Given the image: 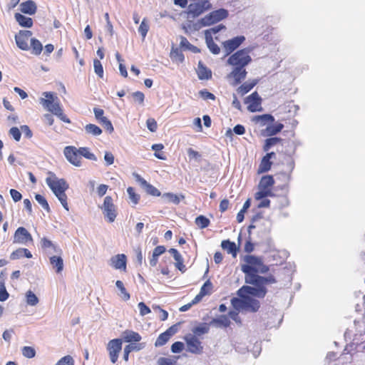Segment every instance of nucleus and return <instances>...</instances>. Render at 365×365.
<instances>
[{
	"label": "nucleus",
	"instance_id": "f257e3e1",
	"mask_svg": "<svg viewBox=\"0 0 365 365\" xmlns=\"http://www.w3.org/2000/svg\"><path fill=\"white\" fill-rule=\"evenodd\" d=\"M252 49L245 48L240 49L231 54L228 58L227 63L232 66V71L227 74V79H230V85L237 86L245 79L247 72L245 67L251 63L252 58L250 55Z\"/></svg>",
	"mask_w": 365,
	"mask_h": 365
},
{
	"label": "nucleus",
	"instance_id": "f03ea898",
	"mask_svg": "<svg viewBox=\"0 0 365 365\" xmlns=\"http://www.w3.org/2000/svg\"><path fill=\"white\" fill-rule=\"evenodd\" d=\"M243 262L241 269L245 274L247 284L255 282L254 279L258 276L257 273L265 274L269 271V267L264 264L261 257L247 255L244 257Z\"/></svg>",
	"mask_w": 365,
	"mask_h": 365
},
{
	"label": "nucleus",
	"instance_id": "7ed1b4c3",
	"mask_svg": "<svg viewBox=\"0 0 365 365\" xmlns=\"http://www.w3.org/2000/svg\"><path fill=\"white\" fill-rule=\"evenodd\" d=\"M48 176L46 179V184L57 197L63 207L68 211V198L65 192L68 189V184L64 179H58L56 174L52 172H48Z\"/></svg>",
	"mask_w": 365,
	"mask_h": 365
},
{
	"label": "nucleus",
	"instance_id": "20e7f679",
	"mask_svg": "<svg viewBox=\"0 0 365 365\" xmlns=\"http://www.w3.org/2000/svg\"><path fill=\"white\" fill-rule=\"evenodd\" d=\"M43 96H45V98H41L40 103L43 108L56 115L63 122L70 123L71 120L64 114L58 97L51 92H44Z\"/></svg>",
	"mask_w": 365,
	"mask_h": 365
},
{
	"label": "nucleus",
	"instance_id": "39448f33",
	"mask_svg": "<svg viewBox=\"0 0 365 365\" xmlns=\"http://www.w3.org/2000/svg\"><path fill=\"white\" fill-rule=\"evenodd\" d=\"M274 183L275 180L272 175H266L262 176L258 184V190L255 193V199L259 200L264 197L275 196L272 190Z\"/></svg>",
	"mask_w": 365,
	"mask_h": 365
},
{
	"label": "nucleus",
	"instance_id": "423d86ee",
	"mask_svg": "<svg viewBox=\"0 0 365 365\" xmlns=\"http://www.w3.org/2000/svg\"><path fill=\"white\" fill-rule=\"evenodd\" d=\"M103 214L106 220L109 222L115 221L118 210L116 205L113 203V200L111 196H106L104 198L103 203L101 207Z\"/></svg>",
	"mask_w": 365,
	"mask_h": 365
},
{
	"label": "nucleus",
	"instance_id": "0eeeda50",
	"mask_svg": "<svg viewBox=\"0 0 365 365\" xmlns=\"http://www.w3.org/2000/svg\"><path fill=\"white\" fill-rule=\"evenodd\" d=\"M228 16V11L225 9L215 10L200 19V24L203 26L216 24Z\"/></svg>",
	"mask_w": 365,
	"mask_h": 365
},
{
	"label": "nucleus",
	"instance_id": "6e6552de",
	"mask_svg": "<svg viewBox=\"0 0 365 365\" xmlns=\"http://www.w3.org/2000/svg\"><path fill=\"white\" fill-rule=\"evenodd\" d=\"M211 8L212 4L209 0H202L190 4L187 6V14L189 17L196 18Z\"/></svg>",
	"mask_w": 365,
	"mask_h": 365
},
{
	"label": "nucleus",
	"instance_id": "1a4fd4ad",
	"mask_svg": "<svg viewBox=\"0 0 365 365\" xmlns=\"http://www.w3.org/2000/svg\"><path fill=\"white\" fill-rule=\"evenodd\" d=\"M187 351L194 354H201L203 352L204 346L200 338L196 335L188 334L185 336Z\"/></svg>",
	"mask_w": 365,
	"mask_h": 365
},
{
	"label": "nucleus",
	"instance_id": "9d476101",
	"mask_svg": "<svg viewBox=\"0 0 365 365\" xmlns=\"http://www.w3.org/2000/svg\"><path fill=\"white\" fill-rule=\"evenodd\" d=\"M63 154L66 160L73 165L80 167L82 165V158L80 149L73 145L66 146Z\"/></svg>",
	"mask_w": 365,
	"mask_h": 365
},
{
	"label": "nucleus",
	"instance_id": "9b49d317",
	"mask_svg": "<svg viewBox=\"0 0 365 365\" xmlns=\"http://www.w3.org/2000/svg\"><path fill=\"white\" fill-rule=\"evenodd\" d=\"M122 339H113L108 341L107 344V351L108 352L109 358L113 364L117 362L119 354L122 350Z\"/></svg>",
	"mask_w": 365,
	"mask_h": 365
},
{
	"label": "nucleus",
	"instance_id": "f8f14e48",
	"mask_svg": "<svg viewBox=\"0 0 365 365\" xmlns=\"http://www.w3.org/2000/svg\"><path fill=\"white\" fill-rule=\"evenodd\" d=\"M34 240L31 233L24 227L16 229L14 235L13 243L27 245L33 243Z\"/></svg>",
	"mask_w": 365,
	"mask_h": 365
},
{
	"label": "nucleus",
	"instance_id": "ddd939ff",
	"mask_svg": "<svg viewBox=\"0 0 365 365\" xmlns=\"http://www.w3.org/2000/svg\"><path fill=\"white\" fill-rule=\"evenodd\" d=\"M245 40L244 36H238L222 43V49L225 56H230L236 50Z\"/></svg>",
	"mask_w": 365,
	"mask_h": 365
},
{
	"label": "nucleus",
	"instance_id": "4468645a",
	"mask_svg": "<svg viewBox=\"0 0 365 365\" xmlns=\"http://www.w3.org/2000/svg\"><path fill=\"white\" fill-rule=\"evenodd\" d=\"M245 103L247 104V110L252 113L262 110V98L257 91L248 96L245 100Z\"/></svg>",
	"mask_w": 365,
	"mask_h": 365
},
{
	"label": "nucleus",
	"instance_id": "2eb2a0df",
	"mask_svg": "<svg viewBox=\"0 0 365 365\" xmlns=\"http://www.w3.org/2000/svg\"><path fill=\"white\" fill-rule=\"evenodd\" d=\"M242 299H234L232 303L235 306H237L235 302L239 304V306L245 309H250L252 312H257L259 307V302L258 300L249 297H243Z\"/></svg>",
	"mask_w": 365,
	"mask_h": 365
},
{
	"label": "nucleus",
	"instance_id": "dca6fc26",
	"mask_svg": "<svg viewBox=\"0 0 365 365\" xmlns=\"http://www.w3.org/2000/svg\"><path fill=\"white\" fill-rule=\"evenodd\" d=\"M32 32L31 31H20L18 34L15 36V41L17 46L24 51L29 49V41L31 39Z\"/></svg>",
	"mask_w": 365,
	"mask_h": 365
},
{
	"label": "nucleus",
	"instance_id": "f3484780",
	"mask_svg": "<svg viewBox=\"0 0 365 365\" xmlns=\"http://www.w3.org/2000/svg\"><path fill=\"white\" fill-rule=\"evenodd\" d=\"M178 324H174L169 327L165 331H164L163 333L160 334L158 336L155 342V346L158 347L165 345L170 340V339L178 331Z\"/></svg>",
	"mask_w": 365,
	"mask_h": 365
},
{
	"label": "nucleus",
	"instance_id": "a211bd4d",
	"mask_svg": "<svg viewBox=\"0 0 365 365\" xmlns=\"http://www.w3.org/2000/svg\"><path fill=\"white\" fill-rule=\"evenodd\" d=\"M126 256L124 254H118L110 259V264L116 269H126Z\"/></svg>",
	"mask_w": 365,
	"mask_h": 365
},
{
	"label": "nucleus",
	"instance_id": "6ab92c4d",
	"mask_svg": "<svg viewBox=\"0 0 365 365\" xmlns=\"http://www.w3.org/2000/svg\"><path fill=\"white\" fill-rule=\"evenodd\" d=\"M240 292H244L247 294H250L252 296L264 297L267 293V289L264 287L262 286L258 287V288L250 286H244L240 289Z\"/></svg>",
	"mask_w": 365,
	"mask_h": 365
},
{
	"label": "nucleus",
	"instance_id": "aec40b11",
	"mask_svg": "<svg viewBox=\"0 0 365 365\" xmlns=\"http://www.w3.org/2000/svg\"><path fill=\"white\" fill-rule=\"evenodd\" d=\"M137 181L143 187L147 193L150 195L158 197L161 192L153 185L148 183L145 179L141 178L139 175H136Z\"/></svg>",
	"mask_w": 365,
	"mask_h": 365
},
{
	"label": "nucleus",
	"instance_id": "412c9836",
	"mask_svg": "<svg viewBox=\"0 0 365 365\" xmlns=\"http://www.w3.org/2000/svg\"><path fill=\"white\" fill-rule=\"evenodd\" d=\"M142 337L139 333L133 330L126 329L122 333V342L133 343L139 342Z\"/></svg>",
	"mask_w": 365,
	"mask_h": 365
},
{
	"label": "nucleus",
	"instance_id": "4be33fe9",
	"mask_svg": "<svg viewBox=\"0 0 365 365\" xmlns=\"http://www.w3.org/2000/svg\"><path fill=\"white\" fill-rule=\"evenodd\" d=\"M168 252L173 255L175 260V267L182 273L186 271V267L184 264L183 258L180 252L175 248H170Z\"/></svg>",
	"mask_w": 365,
	"mask_h": 365
},
{
	"label": "nucleus",
	"instance_id": "5701e85b",
	"mask_svg": "<svg viewBox=\"0 0 365 365\" xmlns=\"http://www.w3.org/2000/svg\"><path fill=\"white\" fill-rule=\"evenodd\" d=\"M168 252L173 255L175 260V267L182 273L186 271V267L184 264L183 258L180 252L175 248H170Z\"/></svg>",
	"mask_w": 365,
	"mask_h": 365
},
{
	"label": "nucleus",
	"instance_id": "b1692460",
	"mask_svg": "<svg viewBox=\"0 0 365 365\" xmlns=\"http://www.w3.org/2000/svg\"><path fill=\"white\" fill-rule=\"evenodd\" d=\"M168 252L173 255L175 260V267L182 273L186 271V267L184 264L183 258L180 252L175 248H170Z\"/></svg>",
	"mask_w": 365,
	"mask_h": 365
},
{
	"label": "nucleus",
	"instance_id": "393cba45",
	"mask_svg": "<svg viewBox=\"0 0 365 365\" xmlns=\"http://www.w3.org/2000/svg\"><path fill=\"white\" fill-rule=\"evenodd\" d=\"M258 83L257 79L248 81L240 85L236 90L238 95L243 96L249 93Z\"/></svg>",
	"mask_w": 365,
	"mask_h": 365
},
{
	"label": "nucleus",
	"instance_id": "a878e982",
	"mask_svg": "<svg viewBox=\"0 0 365 365\" xmlns=\"http://www.w3.org/2000/svg\"><path fill=\"white\" fill-rule=\"evenodd\" d=\"M20 10L23 14L33 15L36 12L37 7L33 1L29 0L20 4Z\"/></svg>",
	"mask_w": 365,
	"mask_h": 365
},
{
	"label": "nucleus",
	"instance_id": "bb28decb",
	"mask_svg": "<svg viewBox=\"0 0 365 365\" xmlns=\"http://www.w3.org/2000/svg\"><path fill=\"white\" fill-rule=\"evenodd\" d=\"M252 120L255 123L259 124L260 126H264L267 124L273 123L274 122V118L271 114H263L255 116Z\"/></svg>",
	"mask_w": 365,
	"mask_h": 365
},
{
	"label": "nucleus",
	"instance_id": "cd10ccee",
	"mask_svg": "<svg viewBox=\"0 0 365 365\" xmlns=\"http://www.w3.org/2000/svg\"><path fill=\"white\" fill-rule=\"evenodd\" d=\"M197 73L200 80H208L212 78L211 70L207 68L201 61L198 63Z\"/></svg>",
	"mask_w": 365,
	"mask_h": 365
},
{
	"label": "nucleus",
	"instance_id": "c85d7f7f",
	"mask_svg": "<svg viewBox=\"0 0 365 365\" xmlns=\"http://www.w3.org/2000/svg\"><path fill=\"white\" fill-rule=\"evenodd\" d=\"M272 164L273 163L271 160H269L265 155L263 156L258 166L257 173L260 175L268 172L271 170Z\"/></svg>",
	"mask_w": 365,
	"mask_h": 365
},
{
	"label": "nucleus",
	"instance_id": "c756f323",
	"mask_svg": "<svg viewBox=\"0 0 365 365\" xmlns=\"http://www.w3.org/2000/svg\"><path fill=\"white\" fill-rule=\"evenodd\" d=\"M14 18L18 24L22 27L31 28L33 26L34 22L32 19L30 17L25 16L19 13H16Z\"/></svg>",
	"mask_w": 365,
	"mask_h": 365
},
{
	"label": "nucleus",
	"instance_id": "7c9ffc66",
	"mask_svg": "<svg viewBox=\"0 0 365 365\" xmlns=\"http://www.w3.org/2000/svg\"><path fill=\"white\" fill-rule=\"evenodd\" d=\"M50 264L55 269L56 272L59 274L63 269V260L60 256H52L49 259Z\"/></svg>",
	"mask_w": 365,
	"mask_h": 365
},
{
	"label": "nucleus",
	"instance_id": "2f4dec72",
	"mask_svg": "<svg viewBox=\"0 0 365 365\" xmlns=\"http://www.w3.org/2000/svg\"><path fill=\"white\" fill-rule=\"evenodd\" d=\"M255 282L251 283L250 284H253L257 287L262 286L266 284H273L276 282V279L274 276L269 275L268 277H261L258 275L256 279H254Z\"/></svg>",
	"mask_w": 365,
	"mask_h": 365
},
{
	"label": "nucleus",
	"instance_id": "473e14b6",
	"mask_svg": "<svg viewBox=\"0 0 365 365\" xmlns=\"http://www.w3.org/2000/svg\"><path fill=\"white\" fill-rule=\"evenodd\" d=\"M221 247L223 250H226L228 254H232L234 257L237 255V247L234 242L229 240H223L221 243Z\"/></svg>",
	"mask_w": 365,
	"mask_h": 365
},
{
	"label": "nucleus",
	"instance_id": "72a5a7b5",
	"mask_svg": "<svg viewBox=\"0 0 365 365\" xmlns=\"http://www.w3.org/2000/svg\"><path fill=\"white\" fill-rule=\"evenodd\" d=\"M283 140L281 138L278 137H273L269 138L265 140L264 143L263 145V150L265 152H267L272 147L282 143Z\"/></svg>",
	"mask_w": 365,
	"mask_h": 365
},
{
	"label": "nucleus",
	"instance_id": "f704fd0d",
	"mask_svg": "<svg viewBox=\"0 0 365 365\" xmlns=\"http://www.w3.org/2000/svg\"><path fill=\"white\" fill-rule=\"evenodd\" d=\"M210 326L206 323L200 324V325L195 327L192 329V335H196L197 337H200V336L207 334L209 332Z\"/></svg>",
	"mask_w": 365,
	"mask_h": 365
},
{
	"label": "nucleus",
	"instance_id": "c9c22d12",
	"mask_svg": "<svg viewBox=\"0 0 365 365\" xmlns=\"http://www.w3.org/2000/svg\"><path fill=\"white\" fill-rule=\"evenodd\" d=\"M31 46L29 48L31 49V53L38 56L41 54L43 50V46L41 43L36 38H31L30 39Z\"/></svg>",
	"mask_w": 365,
	"mask_h": 365
},
{
	"label": "nucleus",
	"instance_id": "e433bc0d",
	"mask_svg": "<svg viewBox=\"0 0 365 365\" xmlns=\"http://www.w3.org/2000/svg\"><path fill=\"white\" fill-rule=\"evenodd\" d=\"M212 323L220 327H227L230 324L229 317L225 315H221L218 318L213 319Z\"/></svg>",
	"mask_w": 365,
	"mask_h": 365
},
{
	"label": "nucleus",
	"instance_id": "4c0bfd02",
	"mask_svg": "<svg viewBox=\"0 0 365 365\" xmlns=\"http://www.w3.org/2000/svg\"><path fill=\"white\" fill-rule=\"evenodd\" d=\"M206 39V43H207V47L209 48L210 51L213 53V54H218L220 53V47L214 42L213 39H212V36H211L210 35H207V38H205Z\"/></svg>",
	"mask_w": 365,
	"mask_h": 365
},
{
	"label": "nucleus",
	"instance_id": "58836bf2",
	"mask_svg": "<svg viewBox=\"0 0 365 365\" xmlns=\"http://www.w3.org/2000/svg\"><path fill=\"white\" fill-rule=\"evenodd\" d=\"M195 223L199 228L204 229L210 225V220L204 215H199L195 218Z\"/></svg>",
	"mask_w": 365,
	"mask_h": 365
},
{
	"label": "nucleus",
	"instance_id": "ea45409f",
	"mask_svg": "<svg viewBox=\"0 0 365 365\" xmlns=\"http://www.w3.org/2000/svg\"><path fill=\"white\" fill-rule=\"evenodd\" d=\"M284 128V125L281 123H278L273 125H268L266 128V131L269 135H274Z\"/></svg>",
	"mask_w": 365,
	"mask_h": 365
},
{
	"label": "nucleus",
	"instance_id": "a19ab883",
	"mask_svg": "<svg viewBox=\"0 0 365 365\" xmlns=\"http://www.w3.org/2000/svg\"><path fill=\"white\" fill-rule=\"evenodd\" d=\"M85 130L87 133L98 136L102 133V130L95 124H88L85 126Z\"/></svg>",
	"mask_w": 365,
	"mask_h": 365
},
{
	"label": "nucleus",
	"instance_id": "79ce46f5",
	"mask_svg": "<svg viewBox=\"0 0 365 365\" xmlns=\"http://www.w3.org/2000/svg\"><path fill=\"white\" fill-rule=\"evenodd\" d=\"M81 158L84 157L85 158L91 160L96 161L97 160L96 156L91 152L89 148L87 147H81L79 148Z\"/></svg>",
	"mask_w": 365,
	"mask_h": 365
},
{
	"label": "nucleus",
	"instance_id": "37998d69",
	"mask_svg": "<svg viewBox=\"0 0 365 365\" xmlns=\"http://www.w3.org/2000/svg\"><path fill=\"white\" fill-rule=\"evenodd\" d=\"M145 347L144 343H140L139 342H133V343H128V345H126L124 348L128 350L129 352L133 351H138L143 349Z\"/></svg>",
	"mask_w": 365,
	"mask_h": 365
},
{
	"label": "nucleus",
	"instance_id": "c03bdc74",
	"mask_svg": "<svg viewBox=\"0 0 365 365\" xmlns=\"http://www.w3.org/2000/svg\"><path fill=\"white\" fill-rule=\"evenodd\" d=\"M41 245L43 250H46L48 248H52L54 252H61V250L59 249L58 250H56V247L53 244V242L49 240L46 237H43L41 240Z\"/></svg>",
	"mask_w": 365,
	"mask_h": 365
},
{
	"label": "nucleus",
	"instance_id": "a18cd8bd",
	"mask_svg": "<svg viewBox=\"0 0 365 365\" xmlns=\"http://www.w3.org/2000/svg\"><path fill=\"white\" fill-rule=\"evenodd\" d=\"M115 285L120 289V291L121 292L122 298L125 301L128 300L130 299V294L127 292L126 289L125 288L123 282H121L120 280H117L115 282Z\"/></svg>",
	"mask_w": 365,
	"mask_h": 365
},
{
	"label": "nucleus",
	"instance_id": "49530a36",
	"mask_svg": "<svg viewBox=\"0 0 365 365\" xmlns=\"http://www.w3.org/2000/svg\"><path fill=\"white\" fill-rule=\"evenodd\" d=\"M26 302L31 306H35L38 303V299L36 294L31 290L28 291L26 294Z\"/></svg>",
	"mask_w": 365,
	"mask_h": 365
},
{
	"label": "nucleus",
	"instance_id": "de8ad7c7",
	"mask_svg": "<svg viewBox=\"0 0 365 365\" xmlns=\"http://www.w3.org/2000/svg\"><path fill=\"white\" fill-rule=\"evenodd\" d=\"M212 289V284L210 280L206 281L200 288V292L201 295L210 294Z\"/></svg>",
	"mask_w": 365,
	"mask_h": 365
},
{
	"label": "nucleus",
	"instance_id": "09e8293b",
	"mask_svg": "<svg viewBox=\"0 0 365 365\" xmlns=\"http://www.w3.org/2000/svg\"><path fill=\"white\" fill-rule=\"evenodd\" d=\"M35 199L43 207V208L45 210H46L47 212H50L49 205L43 196H42L40 194H36L35 195Z\"/></svg>",
	"mask_w": 365,
	"mask_h": 365
},
{
	"label": "nucleus",
	"instance_id": "8fccbe9b",
	"mask_svg": "<svg viewBox=\"0 0 365 365\" xmlns=\"http://www.w3.org/2000/svg\"><path fill=\"white\" fill-rule=\"evenodd\" d=\"M93 66L95 73L99 78H102L103 77V68L101 61L98 59H95L93 61Z\"/></svg>",
	"mask_w": 365,
	"mask_h": 365
},
{
	"label": "nucleus",
	"instance_id": "3c124183",
	"mask_svg": "<svg viewBox=\"0 0 365 365\" xmlns=\"http://www.w3.org/2000/svg\"><path fill=\"white\" fill-rule=\"evenodd\" d=\"M127 192L128 193L130 199L133 202V204H138L140 200V195L135 192L134 188L132 187H129L127 189Z\"/></svg>",
	"mask_w": 365,
	"mask_h": 365
},
{
	"label": "nucleus",
	"instance_id": "603ef678",
	"mask_svg": "<svg viewBox=\"0 0 365 365\" xmlns=\"http://www.w3.org/2000/svg\"><path fill=\"white\" fill-rule=\"evenodd\" d=\"M56 365H74V360L70 355H66L59 359Z\"/></svg>",
	"mask_w": 365,
	"mask_h": 365
},
{
	"label": "nucleus",
	"instance_id": "864d4df0",
	"mask_svg": "<svg viewBox=\"0 0 365 365\" xmlns=\"http://www.w3.org/2000/svg\"><path fill=\"white\" fill-rule=\"evenodd\" d=\"M22 354L29 359H31L35 356L36 351L31 346H24L22 349Z\"/></svg>",
	"mask_w": 365,
	"mask_h": 365
},
{
	"label": "nucleus",
	"instance_id": "5fc2aeb1",
	"mask_svg": "<svg viewBox=\"0 0 365 365\" xmlns=\"http://www.w3.org/2000/svg\"><path fill=\"white\" fill-rule=\"evenodd\" d=\"M163 197L167 198L169 202H171L175 205L179 204L180 201L179 197L177 195L170 192L164 193Z\"/></svg>",
	"mask_w": 365,
	"mask_h": 365
},
{
	"label": "nucleus",
	"instance_id": "6e6d98bb",
	"mask_svg": "<svg viewBox=\"0 0 365 365\" xmlns=\"http://www.w3.org/2000/svg\"><path fill=\"white\" fill-rule=\"evenodd\" d=\"M148 30H149V26L145 22V19H143L138 28V31L141 34L143 38H145L146 36Z\"/></svg>",
	"mask_w": 365,
	"mask_h": 365
},
{
	"label": "nucleus",
	"instance_id": "4d7b16f0",
	"mask_svg": "<svg viewBox=\"0 0 365 365\" xmlns=\"http://www.w3.org/2000/svg\"><path fill=\"white\" fill-rule=\"evenodd\" d=\"M99 123L109 133H112L113 131V125L107 118H102V120H101Z\"/></svg>",
	"mask_w": 365,
	"mask_h": 365
},
{
	"label": "nucleus",
	"instance_id": "13d9d810",
	"mask_svg": "<svg viewBox=\"0 0 365 365\" xmlns=\"http://www.w3.org/2000/svg\"><path fill=\"white\" fill-rule=\"evenodd\" d=\"M158 364L159 365H178L175 360L166 357H160L158 361Z\"/></svg>",
	"mask_w": 365,
	"mask_h": 365
},
{
	"label": "nucleus",
	"instance_id": "bf43d9fd",
	"mask_svg": "<svg viewBox=\"0 0 365 365\" xmlns=\"http://www.w3.org/2000/svg\"><path fill=\"white\" fill-rule=\"evenodd\" d=\"M9 134L14 138L16 141H19L21 139V133L17 127H13L9 130Z\"/></svg>",
	"mask_w": 365,
	"mask_h": 365
},
{
	"label": "nucleus",
	"instance_id": "052dcab7",
	"mask_svg": "<svg viewBox=\"0 0 365 365\" xmlns=\"http://www.w3.org/2000/svg\"><path fill=\"white\" fill-rule=\"evenodd\" d=\"M184 344L181 341H176L171 346V351L173 353H180L184 349Z\"/></svg>",
	"mask_w": 365,
	"mask_h": 365
},
{
	"label": "nucleus",
	"instance_id": "680f3d73",
	"mask_svg": "<svg viewBox=\"0 0 365 365\" xmlns=\"http://www.w3.org/2000/svg\"><path fill=\"white\" fill-rule=\"evenodd\" d=\"M223 29H225V26L220 24V25H217V26H214L210 29L206 30L205 31V38H207V35H210L212 36V34H217V32H219L220 30H222Z\"/></svg>",
	"mask_w": 365,
	"mask_h": 365
},
{
	"label": "nucleus",
	"instance_id": "e2e57ef3",
	"mask_svg": "<svg viewBox=\"0 0 365 365\" xmlns=\"http://www.w3.org/2000/svg\"><path fill=\"white\" fill-rule=\"evenodd\" d=\"M146 125L149 130L155 132L158 128L157 122L154 118H148L146 121Z\"/></svg>",
	"mask_w": 365,
	"mask_h": 365
},
{
	"label": "nucleus",
	"instance_id": "0e129e2a",
	"mask_svg": "<svg viewBox=\"0 0 365 365\" xmlns=\"http://www.w3.org/2000/svg\"><path fill=\"white\" fill-rule=\"evenodd\" d=\"M199 93L204 100H215V96L213 93L207 91L206 89L200 91Z\"/></svg>",
	"mask_w": 365,
	"mask_h": 365
},
{
	"label": "nucleus",
	"instance_id": "69168bd1",
	"mask_svg": "<svg viewBox=\"0 0 365 365\" xmlns=\"http://www.w3.org/2000/svg\"><path fill=\"white\" fill-rule=\"evenodd\" d=\"M138 308L140 310V314L142 316H145L151 312L150 309L144 302H142L138 304Z\"/></svg>",
	"mask_w": 365,
	"mask_h": 365
},
{
	"label": "nucleus",
	"instance_id": "338daca9",
	"mask_svg": "<svg viewBox=\"0 0 365 365\" xmlns=\"http://www.w3.org/2000/svg\"><path fill=\"white\" fill-rule=\"evenodd\" d=\"M133 97L134 100L138 102L139 104H143L144 102L145 96L140 91H136L133 93Z\"/></svg>",
	"mask_w": 365,
	"mask_h": 365
},
{
	"label": "nucleus",
	"instance_id": "774afa93",
	"mask_svg": "<svg viewBox=\"0 0 365 365\" xmlns=\"http://www.w3.org/2000/svg\"><path fill=\"white\" fill-rule=\"evenodd\" d=\"M24 257V252L21 251V248H19L14 250L10 255V259L12 260L19 259Z\"/></svg>",
	"mask_w": 365,
	"mask_h": 365
}]
</instances>
